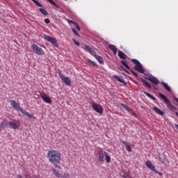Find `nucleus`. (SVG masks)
<instances>
[{"mask_svg":"<svg viewBox=\"0 0 178 178\" xmlns=\"http://www.w3.org/2000/svg\"><path fill=\"white\" fill-rule=\"evenodd\" d=\"M47 159L51 165H54L57 169H62L60 163L62 162V154L58 150L51 149L47 152Z\"/></svg>","mask_w":178,"mask_h":178,"instance_id":"f257e3e1","label":"nucleus"},{"mask_svg":"<svg viewBox=\"0 0 178 178\" xmlns=\"http://www.w3.org/2000/svg\"><path fill=\"white\" fill-rule=\"evenodd\" d=\"M159 97H161L162 99H163L166 106L170 109V111H177V108H176V106L172 105V104H170V101L168 99V97H166V96H165V95L162 94V93H159Z\"/></svg>","mask_w":178,"mask_h":178,"instance_id":"f03ea898","label":"nucleus"},{"mask_svg":"<svg viewBox=\"0 0 178 178\" xmlns=\"http://www.w3.org/2000/svg\"><path fill=\"white\" fill-rule=\"evenodd\" d=\"M132 63H134L135 65V69L139 73H144L145 70H144V68L143 67V65H141V63L136 59L131 60Z\"/></svg>","mask_w":178,"mask_h":178,"instance_id":"7ed1b4c3","label":"nucleus"},{"mask_svg":"<svg viewBox=\"0 0 178 178\" xmlns=\"http://www.w3.org/2000/svg\"><path fill=\"white\" fill-rule=\"evenodd\" d=\"M146 166L147 168H148V169L152 170V172H154L156 175H159L160 176H162V172H160L158 170H156V169L155 168V165H154V164L151 163V161L148 160L146 161Z\"/></svg>","mask_w":178,"mask_h":178,"instance_id":"20e7f679","label":"nucleus"},{"mask_svg":"<svg viewBox=\"0 0 178 178\" xmlns=\"http://www.w3.org/2000/svg\"><path fill=\"white\" fill-rule=\"evenodd\" d=\"M10 129H13V130H19L20 128V121H13L8 123Z\"/></svg>","mask_w":178,"mask_h":178,"instance_id":"39448f33","label":"nucleus"},{"mask_svg":"<svg viewBox=\"0 0 178 178\" xmlns=\"http://www.w3.org/2000/svg\"><path fill=\"white\" fill-rule=\"evenodd\" d=\"M92 108L94 111H95V112H97V113H100V115L104 113V108L100 104L93 103V104L92 105Z\"/></svg>","mask_w":178,"mask_h":178,"instance_id":"423d86ee","label":"nucleus"},{"mask_svg":"<svg viewBox=\"0 0 178 178\" xmlns=\"http://www.w3.org/2000/svg\"><path fill=\"white\" fill-rule=\"evenodd\" d=\"M31 49H33L37 55H44V50L41 47H38L37 44H32Z\"/></svg>","mask_w":178,"mask_h":178,"instance_id":"0eeeda50","label":"nucleus"},{"mask_svg":"<svg viewBox=\"0 0 178 178\" xmlns=\"http://www.w3.org/2000/svg\"><path fill=\"white\" fill-rule=\"evenodd\" d=\"M44 40H46V41H48L49 42H50V44H51L54 47H58V42H56V38H52L51 36H48L47 35H44Z\"/></svg>","mask_w":178,"mask_h":178,"instance_id":"6e6552de","label":"nucleus"},{"mask_svg":"<svg viewBox=\"0 0 178 178\" xmlns=\"http://www.w3.org/2000/svg\"><path fill=\"white\" fill-rule=\"evenodd\" d=\"M10 106H12V108H13V109H15V111H17V112H21V113L22 111H24V109L20 108V105H19V104H17L16 101L12 100L10 102Z\"/></svg>","mask_w":178,"mask_h":178,"instance_id":"1a4fd4ad","label":"nucleus"},{"mask_svg":"<svg viewBox=\"0 0 178 178\" xmlns=\"http://www.w3.org/2000/svg\"><path fill=\"white\" fill-rule=\"evenodd\" d=\"M121 106H122V108L125 109V111H127V112L131 113L132 116H134V118H137V114H136L133 109H131L129 106L124 104H121Z\"/></svg>","mask_w":178,"mask_h":178,"instance_id":"9d476101","label":"nucleus"},{"mask_svg":"<svg viewBox=\"0 0 178 178\" xmlns=\"http://www.w3.org/2000/svg\"><path fill=\"white\" fill-rule=\"evenodd\" d=\"M145 79L146 80H148V81H150V83H152V84H154L155 86H158L159 84V80H158V79L155 78L154 76H148Z\"/></svg>","mask_w":178,"mask_h":178,"instance_id":"9b49d317","label":"nucleus"},{"mask_svg":"<svg viewBox=\"0 0 178 178\" xmlns=\"http://www.w3.org/2000/svg\"><path fill=\"white\" fill-rule=\"evenodd\" d=\"M41 98L44 101V102H46V104H52V99H51V97L47 95V94L41 95Z\"/></svg>","mask_w":178,"mask_h":178,"instance_id":"f8f14e48","label":"nucleus"},{"mask_svg":"<svg viewBox=\"0 0 178 178\" xmlns=\"http://www.w3.org/2000/svg\"><path fill=\"white\" fill-rule=\"evenodd\" d=\"M22 115H24V116H27L30 119H33V120H37V117L34 116V115L33 114L29 113V112L26 111V110H22Z\"/></svg>","mask_w":178,"mask_h":178,"instance_id":"ddd939ff","label":"nucleus"},{"mask_svg":"<svg viewBox=\"0 0 178 178\" xmlns=\"http://www.w3.org/2000/svg\"><path fill=\"white\" fill-rule=\"evenodd\" d=\"M62 81L64 83V84H66V86H72V81H70V79L67 76H63V79H61Z\"/></svg>","mask_w":178,"mask_h":178,"instance_id":"4468645a","label":"nucleus"},{"mask_svg":"<svg viewBox=\"0 0 178 178\" xmlns=\"http://www.w3.org/2000/svg\"><path fill=\"white\" fill-rule=\"evenodd\" d=\"M152 111L156 112V113H157L158 115H160V116H163V115H165V113L159 109L158 107H152Z\"/></svg>","mask_w":178,"mask_h":178,"instance_id":"2eb2a0df","label":"nucleus"},{"mask_svg":"<svg viewBox=\"0 0 178 178\" xmlns=\"http://www.w3.org/2000/svg\"><path fill=\"white\" fill-rule=\"evenodd\" d=\"M108 48L109 49H111V51H112L114 55H116V54H118V48H116V46L113 44H109Z\"/></svg>","mask_w":178,"mask_h":178,"instance_id":"dca6fc26","label":"nucleus"},{"mask_svg":"<svg viewBox=\"0 0 178 178\" xmlns=\"http://www.w3.org/2000/svg\"><path fill=\"white\" fill-rule=\"evenodd\" d=\"M104 158H105V154L102 150L99 151V162H104Z\"/></svg>","mask_w":178,"mask_h":178,"instance_id":"f3484780","label":"nucleus"},{"mask_svg":"<svg viewBox=\"0 0 178 178\" xmlns=\"http://www.w3.org/2000/svg\"><path fill=\"white\" fill-rule=\"evenodd\" d=\"M51 172L53 173V175L54 176H56V177L59 178L60 177V173L59 172V171H58V170L55 169V168H51Z\"/></svg>","mask_w":178,"mask_h":178,"instance_id":"a211bd4d","label":"nucleus"},{"mask_svg":"<svg viewBox=\"0 0 178 178\" xmlns=\"http://www.w3.org/2000/svg\"><path fill=\"white\" fill-rule=\"evenodd\" d=\"M118 56L120 59H126L127 58V56L120 50L118 51Z\"/></svg>","mask_w":178,"mask_h":178,"instance_id":"6ab92c4d","label":"nucleus"},{"mask_svg":"<svg viewBox=\"0 0 178 178\" xmlns=\"http://www.w3.org/2000/svg\"><path fill=\"white\" fill-rule=\"evenodd\" d=\"M142 83H143V84H145V87H147V88H152V86H151V84L149 83V82H148L147 80L142 79Z\"/></svg>","mask_w":178,"mask_h":178,"instance_id":"aec40b11","label":"nucleus"},{"mask_svg":"<svg viewBox=\"0 0 178 178\" xmlns=\"http://www.w3.org/2000/svg\"><path fill=\"white\" fill-rule=\"evenodd\" d=\"M162 85L163 86L164 88L168 91V92H170V91H172V88H170V86H169V85H168V83H165V82H162Z\"/></svg>","mask_w":178,"mask_h":178,"instance_id":"412c9836","label":"nucleus"},{"mask_svg":"<svg viewBox=\"0 0 178 178\" xmlns=\"http://www.w3.org/2000/svg\"><path fill=\"white\" fill-rule=\"evenodd\" d=\"M113 77L115 79V80L119 81V83H124V79H123V78L120 77V76L114 75Z\"/></svg>","mask_w":178,"mask_h":178,"instance_id":"4be33fe9","label":"nucleus"},{"mask_svg":"<svg viewBox=\"0 0 178 178\" xmlns=\"http://www.w3.org/2000/svg\"><path fill=\"white\" fill-rule=\"evenodd\" d=\"M94 58L98 60L100 63H104V60L102 59V57L101 56L97 55V54L94 56Z\"/></svg>","mask_w":178,"mask_h":178,"instance_id":"5701e85b","label":"nucleus"},{"mask_svg":"<svg viewBox=\"0 0 178 178\" xmlns=\"http://www.w3.org/2000/svg\"><path fill=\"white\" fill-rule=\"evenodd\" d=\"M1 128L5 129L8 126V120L6 119L3 120L2 123L0 124Z\"/></svg>","mask_w":178,"mask_h":178,"instance_id":"b1692460","label":"nucleus"},{"mask_svg":"<svg viewBox=\"0 0 178 178\" xmlns=\"http://www.w3.org/2000/svg\"><path fill=\"white\" fill-rule=\"evenodd\" d=\"M144 94H145V95H147V97H149V98H151V99H153V101L156 100V98H155V97H154L152 95H151L147 92H144Z\"/></svg>","mask_w":178,"mask_h":178,"instance_id":"393cba45","label":"nucleus"},{"mask_svg":"<svg viewBox=\"0 0 178 178\" xmlns=\"http://www.w3.org/2000/svg\"><path fill=\"white\" fill-rule=\"evenodd\" d=\"M59 178H70V175H69V173H63V174H60Z\"/></svg>","mask_w":178,"mask_h":178,"instance_id":"a878e982","label":"nucleus"},{"mask_svg":"<svg viewBox=\"0 0 178 178\" xmlns=\"http://www.w3.org/2000/svg\"><path fill=\"white\" fill-rule=\"evenodd\" d=\"M40 12L42 13V15H44V16H48V12L43 8L39 9Z\"/></svg>","mask_w":178,"mask_h":178,"instance_id":"bb28decb","label":"nucleus"},{"mask_svg":"<svg viewBox=\"0 0 178 178\" xmlns=\"http://www.w3.org/2000/svg\"><path fill=\"white\" fill-rule=\"evenodd\" d=\"M105 160L107 162V163H110L111 162V156L108 154H105Z\"/></svg>","mask_w":178,"mask_h":178,"instance_id":"cd10ccee","label":"nucleus"},{"mask_svg":"<svg viewBox=\"0 0 178 178\" xmlns=\"http://www.w3.org/2000/svg\"><path fill=\"white\" fill-rule=\"evenodd\" d=\"M49 3H51V5H54L56 8H59V6L56 4L53 0H47Z\"/></svg>","mask_w":178,"mask_h":178,"instance_id":"c85d7f7f","label":"nucleus"},{"mask_svg":"<svg viewBox=\"0 0 178 178\" xmlns=\"http://www.w3.org/2000/svg\"><path fill=\"white\" fill-rule=\"evenodd\" d=\"M31 1H33V2L34 3H35V5H37V6H39V8H42V5L40 4V3L38 2V1H37V0H31Z\"/></svg>","mask_w":178,"mask_h":178,"instance_id":"c756f323","label":"nucleus"},{"mask_svg":"<svg viewBox=\"0 0 178 178\" xmlns=\"http://www.w3.org/2000/svg\"><path fill=\"white\" fill-rule=\"evenodd\" d=\"M121 63L123 65V66H124V67H127V69H130V67H129V65H127L124 60H121Z\"/></svg>","mask_w":178,"mask_h":178,"instance_id":"7c9ffc66","label":"nucleus"},{"mask_svg":"<svg viewBox=\"0 0 178 178\" xmlns=\"http://www.w3.org/2000/svg\"><path fill=\"white\" fill-rule=\"evenodd\" d=\"M121 63L123 65V66H124V67H127V69H130V67H129V65H127L124 60H121Z\"/></svg>","mask_w":178,"mask_h":178,"instance_id":"2f4dec72","label":"nucleus"},{"mask_svg":"<svg viewBox=\"0 0 178 178\" xmlns=\"http://www.w3.org/2000/svg\"><path fill=\"white\" fill-rule=\"evenodd\" d=\"M88 52L89 54H90V55H92V56H94L95 55L97 54V53L95 52V51H94V49H92V48L90 49Z\"/></svg>","mask_w":178,"mask_h":178,"instance_id":"473e14b6","label":"nucleus"},{"mask_svg":"<svg viewBox=\"0 0 178 178\" xmlns=\"http://www.w3.org/2000/svg\"><path fill=\"white\" fill-rule=\"evenodd\" d=\"M91 49L92 48L90 47L88 45H85L83 47V49L86 51V52H89Z\"/></svg>","mask_w":178,"mask_h":178,"instance_id":"72a5a7b5","label":"nucleus"},{"mask_svg":"<svg viewBox=\"0 0 178 178\" xmlns=\"http://www.w3.org/2000/svg\"><path fill=\"white\" fill-rule=\"evenodd\" d=\"M88 63H90V65H92V66H97V63H95V62L91 60L90 59L88 60Z\"/></svg>","mask_w":178,"mask_h":178,"instance_id":"f704fd0d","label":"nucleus"},{"mask_svg":"<svg viewBox=\"0 0 178 178\" xmlns=\"http://www.w3.org/2000/svg\"><path fill=\"white\" fill-rule=\"evenodd\" d=\"M125 148L128 152H131V147H130V145H127L125 146Z\"/></svg>","mask_w":178,"mask_h":178,"instance_id":"c9c22d12","label":"nucleus"},{"mask_svg":"<svg viewBox=\"0 0 178 178\" xmlns=\"http://www.w3.org/2000/svg\"><path fill=\"white\" fill-rule=\"evenodd\" d=\"M72 41L74 44H75V45H77V47H80V42H77L76 39H73Z\"/></svg>","mask_w":178,"mask_h":178,"instance_id":"e433bc0d","label":"nucleus"},{"mask_svg":"<svg viewBox=\"0 0 178 178\" xmlns=\"http://www.w3.org/2000/svg\"><path fill=\"white\" fill-rule=\"evenodd\" d=\"M131 73H132V74L135 76V77L138 76V74H137V72H134V70H131Z\"/></svg>","mask_w":178,"mask_h":178,"instance_id":"4c0bfd02","label":"nucleus"},{"mask_svg":"<svg viewBox=\"0 0 178 178\" xmlns=\"http://www.w3.org/2000/svg\"><path fill=\"white\" fill-rule=\"evenodd\" d=\"M44 23H46V24H49V23H51V21L49 20V19L45 18Z\"/></svg>","mask_w":178,"mask_h":178,"instance_id":"58836bf2","label":"nucleus"},{"mask_svg":"<svg viewBox=\"0 0 178 178\" xmlns=\"http://www.w3.org/2000/svg\"><path fill=\"white\" fill-rule=\"evenodd\" d=\"M74 26L76 29V30H78V31H80L81 29L80 26H79V24H77L76 23L74 24Z\"/></svg>","mask_w":178,"mask_h":178,"instance_id":"ea45409f","label":"nucleus"},{"mask_svg":"<svg viewBox=\"0 0 178 178\" xmlns=\"http://www.w3.org/2000/svg\"><path fill=\"white\" fill-rule=\"evenodd\" d=\"M58 74L60 79H63V77L65 76L63 74H62V72H60V70H58Z\"/></svg>","mask_w":178,"mask_h":178,"instance_id":"a19ab883","label":"nucleus"},{"mask_svg":"<svg viewBox=\"0 0 178 178\" xmlns=\"http://www.w3.org/2000/svg\"><path fill=\"white\" fill-rule=\"evenodd\" d=\"M73 33L75 34V35H77L79 37V33H77V31L74 29H72Z\"/></svg>","mask_w":178,"mask_h":178,"instance_id":"79ce46f5","label":"nucleus"},{"mask_svg":"<svg viewBox=\"0 0 178 178\" xmlns=\"http://www.w3.org/2000/svg\"><path fill=\"white\" fill-rule=\"evenodd\" d=\"M67 22H68V23H70V24H76V23L74 22H73L72 20L68 19Z\"/></svg>","mask_w":178,"mask_h":178,"instance_id":"37998d69","label":"nucleus"},{"mask_svg":"<svg viewBox=\"0 0 178 178\" xmlns=\"http://www.w3.org/2000/svg\"><path fill=\"white\" fill-rule=\"evenodd\" d=\"M122 144H124V145H125V147H126V145H129L127 144V142H126V141H122Z\"/></svg>","mask_w":178,"mask_h":178,"instance_id":"c03bdc74","label":"nucleus"},{"mask_svg":"<svg viewBox=\"0 0 178 178\" xmlns=\"http://www.w3.org/2000/svg\"><path fill=\"white\" fill-rule=\"evenodd\" d=\"M17 178H23V176L22 175H17Z\"/></svg>","mask_w":178,"mask_h":178,"instance_id":"a18cd8bd","label":"nucleus"},{"mask_svg":"<svg viewBox=\"0 0 178 178\" xmlns=\"http://www.w3.org/2000/svg\"><path fill=\"white\" fill-rule=\"evenodd\" d=\"M159 159L160 162H163V159L162 158L159 157Z\"/></svg>","mask_w":178,"mask_h":178,"instance_id":"49530a36","label":"nucleus"},{"mask_svg":"<svg viewBox=\"0 0 178 178\" xmlns=\"http://www.w3.org/2000/svg\"><path fill=\"white\" fill-rule=\"evenodd\" d=\"M120 69H122L123 70H124L126 72V70L124 69V67H123V66H120Z\"/></svg>","mask_w":178,"mask_h":178,"instance_id":"de8ad7c7","label":"nucleus"},{"mask_svg":"<svg viewBox=\"0 0 178 178\" xmlns=\"http://www.w3.org/2000/svg\"><path fill=\"white\" fill-rule=\"evenodd\" d=\"M174 99H175V101H176V102L178 103V99H177V97H175Z\"/></svg>","mask_w":178,"mask_h":178,"instance_id":"09e8293b","label":"nucleus"},{"mask_svg":"<svg viewBox=\"0 0 178 178\" xmlns=\"http://www.w3.org/2000/svg\"><path fill=\"white\" fill-rule=\"evenodd\" d=\"M2 129H3V128H2V127L0 126V132L1 131Z\"/></svg>","mask_w":178,"mask_h":178,"instance_id":"8fccbe9b","label":"nucleus"},{"mask_svg":"<svg viewBox=\"0 0 178 178\" xmlns=\"http://www.w3.org/2000/svg\"><path fill=\"white\" fill-rule=\"evenodd\" d=\"M153 88H154V90H156V88L154 86H153Z\"/></svg>","mask_w":178,"mask_h":178,"instance_id":"3c124183","label":"nucleus"},{"mask_svg":"<svg viewBox=\"0 0 178 178\" xmlns=\"http://www.w3.org/2000/svg\"><path fill=\"white\" fill-rule=\"evenodd\" d=\"M175 114H176V115L178 117V113H177V112H176V113H175Z\"/></svg>","mask_w":178,"mask_h":178,"instance_id":"603ef678","label":"nucleus"},{"mask_svg":"<svg viewBox=\"0 0 178 178\" xmlns=\"http://www.w3.org/2000/svg\"><path fill=\"white\" fill-rule=\"evenodd\" d=\"M123 177H124V178H127V177H126V175H124V176H123Z\"/></svg>","mask_w":178,"mask_h":178,"instance_id":"864d4df0","label":"nucleus"}]
</instances>
